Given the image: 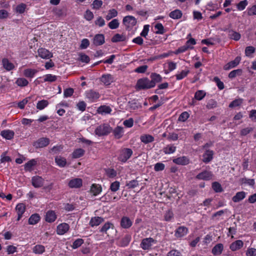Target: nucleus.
Listing matches in <instances>:
<instances>
[{"instance_id": "nucleus-1", "label": "nucleus", "mask_w": 256, "mask_h": 256, "mask_svg": "<svg viewBox=\"0 0 256 256\" xmlns=\"http://www.w3.org/2000/svg\"><path fill=\"white\" fill-rule=\"evenodd\" d=\"M154 86V84L153 82L146 78L138 80L137 82L136 87L138 90L149 89Z\"/></svg>"}, {"instance_id": "nucleus-2", "label": "nucleus", "mask_w": 256, "mask_h": 256, "mask_svg": "<svg viewBox=\"0 0 256 256\" xmlns=\"http://www.w3.org/2000/svg\"><path fill=\"white\" fill-rule=\"evenodd\" d=\"M84 96L89 102H96L100 96V93L94 90H88L85 92Z\"/></svg>"}, {"instance_id": "nucleus-3", "label": "nucleus", "mask_w": 256, "mask_h": 256, "mask_svg": "<svg viewBox=\"0 0 256 256\" xmlns=\"http://www.w3.org/2000/svg\"><path fill=\"white\" fill-rule=\"evenodd\" d=\"M133 154L132 150L129 148H124L120 152L118 160L122 163L126 162Z\"/></svg>"}, {"instance_id": "nucleus-4", "label": "nucleus", "mask_w": 256, "mask_h": 256, "mask_svg": "<svg viewBox=\"0 0 256 256\" xmlns=\"http://www.w3.org/2000/svg\"><path fill=\"white\" fill-rule=\"evenodd\" d=\"M112 131V128L108 124H103L98 126L95 130L96 134L98 136L107 135Z\"/></svg>"}, {"instance_id": "nucleus-5", "label": "nucleus", "mask_w": 256, "mask_h": 256, "mask_svg": "<svg viewBox=\"0 0 256 256\" xmlns=\"http://www.w3.org/2000/svg\"><path fill=\"white\" fill-rule=\"evenodd\" d=\"M156 243V240L152 238H144L140 244V247L144 250H148L151 248L154 244Z\"/></svg>"}, {"instance_id": "nucleus-6", "label": "nucleus", "mask_w": 256, "mask_h": 256, "mask_svg": "<svg viewBox=\"0 0 256 256\" xmlns=\"http://www.w3.org/2000/svg\"><path fill=\"white\" fill-rule=\"evenodd\" d=\"M100 80L104 86H108L115 81V78L111 74H106L101 76Z\"/></svg>"}, {"instance_id": "nucleus-7", "label": "nucleus", "mask_w": 256, "mask_h": 256, "mask_svg": "<svg viewBox=\"0 0 256 256\" xmlns=\"http://www.w3.org/2000/svg\"><path fill=\"white\" fill-rule=\"evenodd\" d=\"M123 24L128 28H132L137 22L136 18L132 16H128L124 18L122 20Z\"/></svg>"}, {"instance_id": "nucleus-8", "label": "nucleus", "mask_w": 256, "mask_h": 256, "mask_svg": "<svg viewBox=\"0 0 256 256\" xmlns=\"http://www.w3.org/2000/svg\"><path fill=\"white\" fill-rule=\"evenodd\" d=\"M213 176L214 175L212 172L204 170L198 174L196 176V178L198 180H209L212 178Z\"/></svg>"}, {"instance_id": "nucleus-9", "label": "nucleus", "mask_w": 256, "mask_h": 256, "mask_svg": "<svg viewBox=\"0 0 256 256\" xmlns=\"http://www.w3.org/2000/svg\"><path fill=\"white\" fill-rule=\"evenodd\" d=\"M50 142V139L46 138H42L36 141L34 146L36 148H42L46 146Z\"/></svg>"}, {"instance_id": "nucleus-10", "label": "nucleus", "mask_w": 256, "mask_h": 256, "mask_svg": "<svg viewBox=\"0 0 256 256\" xmlns=\"http://www.w3.org/2000/svg\"><path fill=\"white\" fill-rule=\"evenodd\" d=\"M69 229V225L66 222H63L57 226L56 231L58 234L63 235L68 232Z\"/></svg>"}, {"instance_id": "nucleus-11", "label": "nucleus", "mask_w": 256, "mask_h": 256, "mask_svg": "<svg viewBox=\"0 0 256 256\" xmlns=\"http://www.w3.org/2000/svg\"><path fill=\"white\" fill-rule=\"evenodd\" d=\"M172 162L176 164L185 166L190 164V158L186 156H182L174 158Z\"/></svg>"}, {"instance_id": "nucleus-12", "label": "nucleus", "mask_w": 256, "mask_h": 256, "mask_svg": "<svg viewBox=\"0 0 256 256\" xmlns=\"http://www.w3.org/2000/svg\"><path fill=\"white\" fill-rule=\"evenodd\" d=\"M44 182L43 178L40 176H34L32 178V185L36 188L42 187Z\"/></svg>"}, {"instance_id": "nucleus-13", "label": "nucleus", "mask_w": 256, "mask_h": 256, "mask_svg": "<svg viewBox=\"0 0 256 256\" xmlns=\"http://www.w3.org/2000/svg\"><path fill=\"white\" fill-rule=\"evenodd\" d=\"M56 218L57 215L54 210H48L46 214L45 220L48 222H53L56 220Z\"/></svg>"}, {"instance_id": "nucleus-14", "label": "nucleus", "mask_w": 256, "mask_h": 256, "mask_svg": "<svg viewBox=\"0 0 256 256\" xmlns=\"http://www.w3.org/2000/svg\"><path fill=\"white\" fill-rule=\"evenodd\" d=\"M240 60L241 58L240 56L236 57L234 60H232L225 64L224 66V69L227 70L235 68L240 64Z\"/></svg>"}, {"instance_id": "nucleus-15", "label": "nucleus", "mask_w": 256, "mask_h": 256, "mask_svg": "<svg viewBox=\"0 0 256 256\" xmlns=\"http://www.w3.org/2000/svg\"><path fill=\"white\" fill-rule=\"evenodd\" d=\"M39 56L44 59H49L52 56V54L44 48H40L38 50Z\"/></svg>"}, {"instance_id": "nucleus-16", "label": "nucleus", "mask_w": 256, "mask_h": 256, "mask_svg": "<svg viewBox=\"0 0 256 256\" xmlns=\"http://www.w3.org/2000/svg\"><path fill=\"white\" fill-rule=\"evenodd\" d=\"M105 42L104 36L102 34H96L93 38V44L96 46H101Z\"/></svg>"}, {"instance_id": "nucleus-17", "label": "nucleus", "mask_w": 256, "mask_h": 256, "mask_svg": "<svg viewBox=\"0 0 256 256\" xmlns=\"http://www.w3.org/2000/svg\"><path fill=\"white\" fill-rule=\"evenodd\" d=\"M192 45V38H190L186 42L185 45L179 48L176 51L174 52L173 53L178 54L180 53H182L186 52L188 48H190V46Z\"/></svg>"}, {"instance_id": "nucleus-18", "label": "nucleus", "mask_w": 256, "mask_h": 256, "mask_svg": "<svg viewBox=\"0 0 256 256\" xmlns=\"http://www.w3.org/2000/svg\"><path fill=\"white\" fill-rule=\"evenodd\" d=\"M82 181L81 178H75L70 180L68 184L70 188H78L82 186Z\"/></svg>"}, {"instance_id": "nucleus-19", "label": "nucleus", "mask_w": 256, "mask_h": 256, "mask_svg": "<svg viewBox=\"0 0 256 256\" xmlns=\"http://www.w3.org/2000/svg\"><path fill=\"white\" fill-rule=\"evenodd\" d=\"M16 210L18 214L17 220H20L26 210L25 205L22 203L18 204L16 207Z\"/></svg>"}, {"instance_id": "nucleus-20", "label": "nucleus", "mask_w": 256, "mask_h": 256, "mask_svg": "<svg viewBox=\"0 0 256 256\" xmlns=\"http://www.w3.org/2000/svg\"><path fill=\"white\" fill-rule=\"evenodd\" d=\"M131 238L130 236L126 235L116 242V244L120 247H126L128 245Z\"/></svg>"}, {"instance_id": "nucleus-21", "label": "nucleus", "mask_w": 256, "mask_h": 256, "mask_svg": "<svg viewBox=\"0 0 256 256\" xmlns=\"http://www.w3.org/2000/svg\"><path fill=\"white\" fill-rule=\"evenodd\" d=\"M132 224V222L128 216H123L120 220V226L124 228H130Z\"/></svg>"}, {"instance_id": "nucleus-22", "label": "nucleus", "mask_w": 256, "mask_h": 256, "mask_svg": "<svg viewBox=\"0 0 256 256\" xmlns=\"http://www.w3.org/2000/svg\"><path fill=\"white\" fill-rule=\"evenodd\" d=\"M214 152L210 150H206L202 155V161L204 163H208L213 158Z\"/></svg>"}, {"instance_id": "nucleus-23", "label": "nucleus", "mask_w": 256, "mask_h": 256, "mask_svg": "<svg viewBox=\"0 0 256 256\" xmlns=\"http://www.w3.org/2000/svg\"><path fill=\"white\" fill-rule=\"evenodd\" d=\"M244 246V242L241 240H236L232 242L230 246V248L232 251H236L240 249Z\"/></svg>"}, {"instance_id": "nucleus-24", "label": "nucleus", "mask_w": 256, "mask_h": 256, "mask_svg": "<svg viewBox=\"0 0 256 256\" xmlns=\"http://www.w3.org/2000/svg\"><path fill=\"white\" fill-rule=\"evenodd\" d=\"M188 232V230L184 226H180L175 231L174 236L176 238H182L186 236Z\"/></svg>"}, {"instance_id": "nucleus-25", "label": "nucleus", "mask_w": 256, "mask_h": 256, "mask_svg": "<svg viewBox=\"0 0 256 256\" xmlns=\"http://www.w3.org/2000/svg\"><path fill=\"white\" fill-rule=\"evenodd\" d=\"M2 63L4 68L8 71H10L14 68V64L7 58H3Z\"/></svg>"}, {"instance_id": "nucleus-26", "label": "nucleus", "mask_w": 256, "mask_h": 256, "mask_svg": "<svg viewBox=\"0 0 256 256\" xmlns=\"http://www.w3.org/2000/svg\"><path fill=\"white\" fill-rule=\"evenodd\" d=\"M104 219L100 216H95L91 218L90 222V225L92 226H96L100 225L102 222H104Z\"/></svg>"}, {"instance_id": "nucleus-27", "label": "nucleus", "mask_w": 256, "mask_h": 256, "mask_svg": "<svg viewBox=\"0 0 256 256\" xmlns=\"http://www.w3.org/2000/svg\"><path fill=\"white\" fill-rule=\"evenodd\" d=\"M124 134V128L122 126H117L113 130V134L116 138L120 139Z\"/></svg>"}, {"instance_id": "nucleus-28", "label": "nucleus", "mask_w": 256, "mask_h": 256, "mask_svg": "<svg viewBox=\"0 0 256 256\" xmlns=\"http://www.w3.org/2000/svg\"><path fill=\"white\" fill-rule=\"evenodd\" d=\"M112 111V110L110 106L106 105L100 106L97 110L98 112L101 114H109Z\"/></svg>"}, {"instance_id": "nucleus-29", "label": "nucleus", "mask_w": 256, "mask_h": 256, "mask_svg": "<svg viewBox=\"0 0 256 256\" xmlns=\"http://www.w3.org/2000/svg\"><path fill=\"white\" fill-rule=\"evenodd\" d=\"M246 196V193L244 192H238L234 196H233L232 200L234 202H238L244 200Z\"/></svg>"}, {"instance_id": "nucleus-30", "label": "nucleus", "mask_w": 256, "mask_h": 256, "mask_svg": "<svg viewBox=\"0 0 256 256\" xmlns=\"http://www.w3.org/2000/svg\"><path fill=\"white\" fill-rule=\"evenodd\" d=\"M32 250L36 254H42L45 252V247L42 244H36L32 248Z\"/></svg>"}, {"instance_id": "nucleus-31", "label": "nucleus", "mask_w": 256, "mask_h": 256, "mask_svg": "<svg viewBox=\"0 0 256 256\" xmlns=\"http://www.w3.org/2000/svg\"><path fill=\"white\" fill-rule=\"evenodd\" d=\"M224 250V246L222 244H216L212 249V252L214 255L220 254Z\"/></svg>"}, {"instance_id": "nucleus-32", "label": "nucleus", "mask_w": 256, "mask_h": 256, "mask_svg": "<svg viewBox=\"0 0 256 256\" xmlns=\"http://www.w3.org/2000/svg\"><path fill=\"white\" fill-rule=\"evenodd\" d=\"M55 162L60 168L64 167L67 163L66 159L61 156H56L55 158Z\"/></svg>"}, {"instance_id": "nucleus-33", "label": "nucleus", "mask_w": 256, "mask_h": 256, "mask_svg": "<svg viewBox=\"0 0 256 256\" xmlns=\"http://www.w3.org/2000/svg\"><path fill=\"white\" fill-rule=\"evenodd\" d=\"M140 140L142 142L145 144L152 142L154 141V138L150 134H143L140 137Z\"/></svg>"}, {"instance_id": "nucleus-34", "label": "nucleus", "mask_w": 256, "mask_h": 256, "mask_svg": "<svg viewBox=\"0 0 256 256\" xmlns=\"http://www.w3.org/2000/svg\"><path fill=\"white\" fill-rule=\"evenodd\" d=\"M0 135L6 139L11 140L14 138V132L11 130H4L1 132Z\"/></svg>"}, {"instance_id": "nucleus-35", "label": "nucleus", "mask_w": 256, "mask_h": 256, "mask_svg": "<svg viewBox=\"0 0 256 256\" xmlns=\"http://www.w3.org/2000/svg\"><path fill=\"white\" fill-rule=\"evenodd\" d=\"M228 36L230 38L234 40H238L240 38V34L233 30H229L228 31Z\"/></svg>"}, {"instance_id": "nucleus-36", "label": "nucleus", "mask_w": 256, "mask_h": 256, "mask_svg": "<svg viewBox=\"0 0 256 256\" xmlns=\"http://www.w3.org/2000/svg\"><path fill=\"white\" fill-rule=\"evenodd\" d=\"M176 150V146L173 144L167 145L163 148V152L166 154H170L174 153Z\"/></svg>"}, {"instance_id": "nucleus-37", "label": "nucleus", "mask_w": 256, "mask_h": 256, "mask_svg": "<svg viewBox=\"0 0 256 256\" xmlns=\"http://www.w3.org/2000/svg\"><path fill=\"white\" fill-rule=\"evenodd\" d=\"M118 14V11L114 8H112L108 10V14L105 18L107 20H110L116 17Z\"/></svg>"}, {"instance_id": "nucleus-38", "label": "nucleus", "mask_w": 256, "mask_h": 256, "mask_svg": "<svg viewBox=\"0 0 256 256\" xmlns=\"http://www.w3.org/2000/svg\"><path fill=\"white\" fill-rule=\"evenodd\" d=\"M43 79L42 82H54L56 80L58 76L55 75H52V74H47L44 76L42 77Z\"/></svg>"}, {"instance_id": "nucleus-39", "label": "nucleus", "mask_w": 256, "mask_h": 256, "mask_svg": "<svg viewBox=\"0 0 256 256\" xmlns=\"http://www.w3.org/2000/svg\"><path fill=\"white\" fill-rule=\"evenodd\" d=\"M40 220V216L38 214H32L28 219V224H36Z\"/></svg>"}, {"instance_id": "nucleus-40", "label": "nucleus", "mask_w": 256, "mask_h": 256, "mask_svg": "<svg viewBox=\"0 0 256 256\" xmlns=\"http://www.w3.org/2000/svg\"><path fill=\"white\" fill-rule=\"evenodd\" d=\"M90 191L94 196H97L101 192L102 187L99 184H93L91 186Z\"/></svg>"}, {"instance_id": "nucleus-41", "label": "nucleus", "mask_w": 256, "mask_h": 256, "mask_svg": "<svg viewBox=\"0 0 256 256\" xmlns=\"http://www.w3.org/2000/svg\"><path fill=\"white\" fill-rule=\"evenodd\" d=\"M38 72V70L34 69L27 68L24 70V74L27 78H33L36 74Z\"/></svg>"}, {"instance_id": "nucleus-42", "label": "nucleus", "mask_w": 256, "mask_h": 256, "mask_svg": "<svg viewBox=\"0 0 256 256\" xmlns=\"http://www.w3.org/2000/svg\"><path fill=\"white\" fill-rule=\"evenodd\" d=\"M84 150L82 148H77L73 152L72 157L74 158H79L84 156Z\"/></svg>"}, {"instance_id": "nucleus-43", "label": "nucleus", "mask_w": 256, "mask_h": 256, "mask_svg": "<svg viewBox=\"0 0 256 256\" xmlns=\"http://www.w3.org/2000/svg\"><path fill=\"white\" fill-rule=\"evenodd\" d=\"M36 164V161L35 160H31L24 164V170L26 171H31L33 166H34Z\"/></svg>"}, {"instance_id": "nucleus-44", "label": "nucleus", "mask_w": 256, "mask_h": 256, "mask_svg": "<svg viewBox=\"0 0 256 256\" xmlns=\"http://www.w3.org/2000/svg\"><path fill=\"white\" fill-rule=\"evenodd\" d=\"M126 40V36L124 35L116 34L112 38V42H124Z\"/></svg>"}, {"instance_id": "nucleus-45", "label": "nucleus", "mask_w": 256, "mask_h": 256, "mask_svg": "<svg viewBox=\"0 0 256 256\" xmlns=\"http://www.w3.org/2000/svg\"><path fill=\"white\" fill-rule=\"evenodd\" d=\"M49 104L47 100H42L38 102L36 104V108L39 110H42L46 108Z\"/></svg>"}, {"instance_id": "nucleus-46", "label": "nucleus", "mask_w": 256, "mask_h": 256, "mask_svg": "<svg viewBox=\"0 0 256 256\" xmlns=\"http://www.w3.org/2000/svg\"><path fill=\"white\" fill-rule=\"evenodd\" d=\"M150 78H152L150 80V82H153L154 84V86L156 82H160L162 80V78L160 74H157L156 73H152L150 75Z\"/></svg>"}, {"instance_id": "nucleus-47", "label": "nucleus", "mask_w": 256, "mask_h": 256, "mask_svg": "<svg viewBox=\"0 0 256 256\" xmlns=\"http://www.w3.org/2000/svg\"><path fill=\"white\" fill-rule=\"evenodd\" d=\"M154 29L156 30V34H164L165 32V30L164 26L161 23H157L154 26Z\"/></svg>"}, {"instance_id": "nucleus-48", "label": "nucleus", "mask_w": 256, "mask_h": 256, "mask_svg": "<svg viewBox=\"0 0 256 256\" xmlns=\"http://www.w3.org/2000/svg\"><path fill=\"white\" fill-rule=\"evenodd\" d=\"M120 22L118 19H113L108 24V26L112 30H114L119 27Z\"/></svg>"}, {"instance_id": "nucleus-49", "label": "nucleus", "mask_w": 256, "mask_h": 256, "mask_svg": "<svg viewBox=\"0 0 256 256\" xmlns=\"http://www.w3.org/2000/svg\"><path fill=\"white\" fill-rule=\"evenodd\" d=\"M182 13L180 10H174L170 12L169 16L173 19H178L181 18Z\"/></svg>"}, {"instance_id": "nucleus-50", "label": "nucleus", "mask_w": 256, "mask_h": 256, "mask_svg": "<svg viewBox=\"0 0 256 256\" xmlns=\"http://www.w3.org/2000/svg\"><path fill=\"white\" fill-rule=\"evenodd\" d=\"M103 4L101 0H94L92 4V8L94 10H99Z\"/></svg>"}, {"instance_id": "nucleus-51", "label": "nucleus", "mask_w": 256, "mask_h": 256, "mask_svg": "<svg viewBox=\"0 0 256 256\" xmlns=\"http://www.w3.org/2000/svg\"><path fill=\"white\" fill-rule=\"evenodd\" d=\"M63 149V146L62 145H57L54 146L50 150V152L52 154H58Z\"/></svg>"}, {"instance_id": "nucleus-52", "label": "nucleus", "mask_w": 256, "mask_h": 256, "mask_svg": "<svg viewBox=\"0 0 256 256\" xmlns=\"http://www.w3.org/2000/svg\"><path fill=\"white\" fill-rule=\"evenodd\" d=\"M106 176L110 178H114L116 176L117 172L113 168H107L106 170Z\"/></svg>"}, {"instance_id": "nucleus-53", "label": "nucleus", "mask_w": 256, "mask_h": 256, "mask_svg": "<svg viewBox=\"0 0 256 256\" xmlns=\"http://www.w3.org/2000/svg\"><path fill=\"white\" fill-rule=\"evenodd\" d=\"M212 188L216 192H220L223 190L221 184L218 182H214L212 184Z\"/></svg>"}, {"instance_id": "nucleus-54", "label": "nucleus", "mask_w": 256, "mask_h": 256, "mask_svg": "<svg viewBox=\"0 0 256 256\" xmlns=\"http://www.w3.org/2000/svg\"><path fill=\"white\" fill-rule=\"evenodd\" d=\"M242 102L243 100L242 98L236 99L229 104V107L232 108L240 106L242 103Z\"/></svg>"}, {"instance_id": "nucleus-55", "label": "nucleus", "mask_w": 256, "mask_h": 256, "mask_svg": "<svg viewBox=\"0 0 256 256\" xmlns=\"http://www.w3.org/2000/svg\"><path fill=\"white\" fill-rule=\"evenodd\" d=\"M16 83L20 86H25L28 84V81L24 78H18Z\"/></svg>"}, {"instance_id": "nucleus-56", "label": "nucleus", "mask_w": 256, "mask_h": 256, "mask_svg": "<svg viewBox=\"0 0 256 256\" xmlns=\"http://www.w3.org/2000/svg\"><path fill=\"white\" fill-rule=\"evenodd\" d=\"M248 4V2L247 0H244L240 1L239 3H238L236 4V7L238 10H242L246 8Z\"/></svg>"}, {"instance_id": "nucleus-57", "label": "nucleus", "mask_w": 256, "mask_h": 256, "mask_svg": "<svg viewBox=\"0 0 256 256\" xmlns=\"http://www.w3.org/2000/svg\"><path fill=\"white\" fill-rule=\"evenodd\" d=\"M120 184L118 181H115L112 182L110 186V190L112 192H116L120 188Z\"/></svg>"}, {"instance_id": "nucleus-58", "label": "nucleus", "mask_w": 256, "mask_h": 256, "mask_svg": "<svg viewBox=\"0 0 256 256\" xmlns=\"http://www.w3.org/2000/svg\"><path fill=\"white\" fill-rule=\"evenodd\" d=\"M206 92L203 90H198L194 94V98L196 100H202L206 96Z\"/></svg>"}, {"instance_id": "nucleus-59", "label": "nucleus", "mask_w": 256, "mask_h": 256, "mask_svg": "<svg viewBox=\"0 0 256 256\" xmlns=\"http://www.w3.org/2000/svg\"><path fill=\"white\" fill-rule=\"evenodd\" d=\"M26 8V4H20L16 6V11L17 13L22 14L24 12Z\"/></svg>"}, {"instance_id": "nucleus-60", "label": "nucleus", "mask_w": 256, "mask_h": 256, "mask_svg": "<svg viewBox=\"0 0 256 256\" xmlns=\"http://www.w3.org/2000/svg\"><path fill=\"white\" fill-rule=\"evenodd\" d=\"M255 48L252 46H247L245 50V54L246 56L252 57V54L254 52Z\"/></svg>"}, {"instance_id": "nucleus-61", "label": "nucleus", "mask_w": 256, "mask_h": 256, "mask_svg": "<svg viewBox=\"0 0 256 256\" xmlns=\"http://www.w3.org/2000/svg\"><path fill=\"white\" fill-rule=\"evenodd\" d=\"M84 241L82 238L76 239L72 244V248L74 249H76L82 246Z\"/></svg>"}, {"instance_id": "nucleus-62", "label": "nucleus", "mask_w": 256, "mask_h": 256, "mask_svg": "<svg viewBox=\"0 0 256 256\" xmlns=\"http://www.w3.org/2000/svg\"><path fill=\"white\" fill-rule=\"evenodd\" d=\"M138 185V182L136 180H132L126 184V186L128 188H134Z\"/></svg>"}, {"instance_id": "nucleus-63", "label": "nucleus", "mask_w": 256, "mask_h": 256, "mask_svg": "<svg viewBox=\"0 0 256 256\" xmlns=\"http://www.w3.org/2000/svg\"><path fill=\"white\" fill-rule=\"evenodd\" d=\"M242 72V70L240 69L233 70L230 72L228 74V77L230 78H235L238 75H240Z\"/></svg>"}, {"instance_id": "nucleus-64", "label": "nucleus", "mask_w": 256, "mask_h": 256, "mask_svg": "<svg viewBox=\"0 0 256 256\" xmlns=\"http://www.w3.org/2000/svg\"><path fill=\"white\" fill-rule=\"evenodd\" d=\"M164 220L167 222L170 221L174 218V214L172 211L168 210L166 212L164 216Z\"/></svg>"}]
</instances>
